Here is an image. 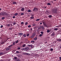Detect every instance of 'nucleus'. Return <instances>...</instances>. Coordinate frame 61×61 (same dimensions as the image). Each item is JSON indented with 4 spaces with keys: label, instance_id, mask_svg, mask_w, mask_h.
Listing matches in <instances>:
<instances>
[{
    "label": "nucleus",
    "instance_id": "nucleus-1",
    "mask_svg": "<svg viewBox=\"0 0 61 61\" xmlns=\"http://www.w3.org/2000/svg\"><path fill=\"white\" fill-rule=\"evenodd\" d=\"M57 9L55 8L52 10L51 12L52 14H56V13H57Z\"/></svg>",
    "mask_w": 61,
    "mask_h": 61
},
{
    "label": "nucleus",
    "instance_id": "nucleus-2",
    "mask_svg": "<svg viewBox=\"0 0 61 61\" xmlns=\"http://www.w3.org/2000/svg\"><path fill=\"white\" fill-rule=\"evenodd\" d=\"M0 15H6V16H8V14L6 13V12H4L3 13H0Z\"/></svg>",
    "mask_w": 61,
    "mask_h": 61
},
{
    "label": "nucleus",
    "instance_id": "nucleus-3",
    "mask_svg": "<svg viewBox=\"0 0 61 61\" xmlns=\"http://www.w3.org/2000/svg\"><path fill=\"white\" fill-rule=\"evenodd\" d=\"M38 10V8H34L33 9V11H35V12L37 11Z\"/></svg>",
    "mask_w": 61,
    "mask_h": 61
},
{
    "label": "nucleus",
    "instance_id": "nucleus-4",
    "mask_svg": "<svg viewBox=\"0 0 61 61\" xmlns=\"http://www.w3.org/2000/svg\"><path fill=\"white\" fill-rule=\"evenodd\" d=\"M36 34L35 33H33L32 36H31V38H34V37H35V36H36Z\"/></svg>",
    "mask_w": 61,
    "mask_h": 61
},
{
    "label": "nucleus",
    "instance_id": "nucleus-5",
    "mask_svg": "<svg viewBox=\"0 0 61 61\" xmlns=\"http://www.w3.org/2000/svg\"><path fill=\"white\" fill-rule=\"evenodd\" d=\"M29 48L28 47H26L25 48H21L22 50H28Z\"/></svg>",
    "mask_w": 61,
    "mask_h": 61
},
{
    "label": "nucleus",
    "instance_id": "nucleus-6",
    "mask_svg": "<svg viewBox=\"0 0 61 61\" xmlns=\"http://www.w3.org/2000/svg\"><path fill=\"white\" fill-rule=\"evenodd\" d=\"M20 10L22 12H24L25 11V8H22Z\"/></svg>",
    "mask_w": 61,
    "mask_h": 61
},
{
    "label": "nucleus",
    "instance_id": "nucleus-7",
    "mask_svg": "<svg viewBox=\"0 0 61 61\" xmlns=\"http://www.w3.org/2000/svg\"><path fill=\"white\" fill-rule=\"evenodd\" d=\"M44 26L45 27H48V25H46V23L44 24Z\"/></svg>",
    "mask_w": 61,
    "mask_h": 61
},
{
    "label": "nucleus",
    "instance_id": "nucleus-8",
    "mask_svg": "<svg viewBox=\"0 0 61 61\" xmlns=\"http://www.w3.org/2000/svg\"><path fill=\"white\" fill-rule=\"evenodd\" d=\"M38 29H41V25L38 26Z\"/></svg>",
    "mask_w": 61,
    "mask_h": 61
},
{
    "label": "nucleus",
    "instance_id": "nucleus-9",
    "mask_svg": "<svg viewBox=\"0 0 61 61\" xmlns=\"http://www.w3.org/2000/svg\"><path fill=\"white\" fill-rule=\"evenodd\" d=\"M12 4L13 5H16L17 4V3L15 2H13Z\"/></svg>",
    "mask_w": 61,
    "mask_h": 61
},
{
    "label": "nucleus",
    "instance_id": "nucleus-10",
    "mask_svg": "<svg viewBox=\"0 0 61 61\" xmlns=\"http://www.w3.org/2000/svg\"><path fill=\"white\" fill-rule=\"evenodd\" d=\"M23 35V33H19V36H22V35Z\"/></svg>",
    "mask_w": 61,
    "mask_h": 61
},
{
    "label": "nucleus",
    "instance_id": "nucleus-11",
    "mask_svg": "<svg viewBox=\"0 0 61 61\" xmlns=\"http://www.w3.org/2000/svg\"><path fill=\"white\" fill-rule=\"evenodd\" d=\"M28 46H30L31 47H33V46L32 45H28Z\"/></svg>",
    "mask_w": 61,
    "mask_h": 61
},
{
    "label": "nucleus",
    "instance_id": "nucleus-12",
    "mask_svg": "<svg viewBox=\"0 0 61 61\" xmlns=\"http://www.w3.org/2000/svg\"><path fill=\"white\" fill-rule=\"evenodd\" d=\"M54 35H55V33H54V32H53L51 34V36H54Z\"/></svg>",
    "mask_w": 61,
    "mask_h": 61
},
{
    "label": "nucleus",
    "instance_id": "nucleus-13",
    "mask_svg": "<svg viewBox=\"0 0 61 61\" xmlns=\"http://www.w3.org/2000/svg\"><path fill=\"white\" fill-rule=\"evenodd\" d=\"M58 41H59V42H60L61 41V39H58L57 40Z\"/></svg>",
    "mask_w": 61,
    "mask_h": 61
},
{
    "label": "nucleus",
    "instance_id": "nucleus-14",
    "mask_svg": "<svg viewBox=\"0 0 61 61\" xmlns=\"http://www.w3.org/2000/svg\"><path fill=\"white\" fill-rule=\"evenodd\" d=\"M41 27L43 29H45V28H44V26L42 25L41 26Z\"/></svg>",
    "mask_w": 61,
    "mask_h": 61
},
{
    "label": "nucleus",
    "instance_id": "nucleus-15",
    "mask_svg": "<svg viewBox=\"0 0 61 61\" xmlns=\"http://www.w3.org/2000/svg\"><path fill=\"white\" fill-rule=\"evenodd\" d=\"M48 17H49V18H51V17H52V16H51V15H50L48 16Z\"/></svg>",
    "mask_w": 61,
    "mask_h": 61
},
{
    "label": "nucleus",
    "instance_id": "nucleus-16",
    "mask_svg": "<svg viewBox=\"0 0 61 61\" xmlns=\"http://www.w3.org/2000/svg\"><path fill=\"white\" fill-rule=\"evenodd\" d=\"M50 31V30H47V33H49Z\"/></svg>",
    "mask_w": 61,
    "mask_h": 61
},
{
    "label": "nucleus",
    "instance_id": "nucleus-17",
    "mask_svg": "<svg viewBox=\"0 0 61 61\" xmlns=\"http://www.w3.org/2000/svg\"><path fill=\"white\" fill-rule=\"evenodd\" d=\"M23 36H24V37H26V35L25 34H24L23 35Z\"/></svg>",
    "mask_w": 61,
    "mask_h": 61
},
{
    "label": "nucleus",
    "instance_id": "nucleus-18",
    "mask_svg": "<svg viewBox=\"0 0 61 61\" xmlns=\"http://www.w3.org/2000/svg\"><path fill=\"white\" fill-rule=\"evenodd\" d=\"M47 5H51V4L50 3H48L47 4Z\"/></svg>",
    "mask_w": 61,
    "mask_h": 61
},
{
    "label": "nucleus",
    "instance_id": "nucleus-19",
    "mask_svg": "<svg viewBox=\"0 0 61 61\" xmlns=\"http://www.w3.org/2000/svg\"><path fill=\"white\" fill-rule=\"evenodd\" d=\"M18 41H19V40H18L17 41H16L15 43H18Z\"/></svg>",
    "mask_w": 61,
    "mask_h": 61
},
{
    "label": "nucleus",
    "instance_id": "nucleus-20",
    "mask_svg": "<svg viewBox=\"0 0 61 61\" xmlns=\"http://www.w3.org/2000/svg\"><path fill=\"white\" fill-rule=\"evenodd\" d=\"M58 29L57 28H55L54 29V30L55 31H56L57 30H58Z\"/></svg>",
    "mask_w": 61,
    "mask_h": 61
},
{
    "label": "nucleus",
    "instance_id": "nucleus-21",
    "mask_svg": "<svg viewBox=\"0 0 61 61\" xmlns=\"http://www.w3.org/2000/svg\"><path fill=\"white\" fill-rule=\"evenodd\" d=\"M18 15V13H16L15 14V16H16V15Z\"/></svg>",
    "mask_w": 61,
    "mask_h": 61
},
{
    "label": "nucleus",
    "instance_id": "nucleus-22",
    "mask_svg": "<svg viewBox=\"0 0 61 61\" xmlns=\"http://www.w3.org/2000/svg\"><path fill=\"white\" fill-rule=\"evenodd\" d=\"M3 54H4V53L3 52H0V56L2 55H3Z\"/></svg>",
    "mask_w": 61,
    "mask_h": 61
},
{
    "label": "nucleus",
    "instance_id": "nucleus-23",
    "mask_svg": "<svg viewBox=\"0 0 61 61\" xmlns=\"http://www.w3.org/2000/svg\"><path fill=\"white\" fill-rule=\"evenodd\" d=\"M30 18L31 19H34V17H30Z\"/></svg>",
    "mask_w": 61,
    "mask_h": 61
},
{
    "label": "nucleus",
    "instance_id": "nucleus-24",
    "mask_svg": "<svg viewBox=\"0 0 61 61\" xmlns=\"http://www.w3.org/2000/svg\"><path fill=\"white\" fill-rule=\"evenodd\" d=\"M39 20H40V19H38L36 20V21H39Z\"/></svg>",
    "mask_w": 61,
    "mask_h": 61
},
{
    "label": "nucleus",
    "instance_id": "nucleus-25",
    "mask_svg": "<svg viewBox=\"0 0 61 61\" xmlns=\"http://www.w3.org/2000/svg\"><path fill=\"white\" fill-rule=\"evenodd\" d=\"M16 53H17V54H19V53H20V52L19 51H17L16 52Z\"/></svg>",
    "mask_w": 61,
    "mask_h": 61
},
{
    "label": "nucleus",
    "instance_id": "nucleus-26",
    "mask_svg": "<svg viewBox=\"0 0 61 61\" xmlns=\"http://www.w3.org/2000/svg\"><path fill=\"white\" fill-rule=\"evenodd\" d=\"M25 55H29V54L27 53H25Z\"/></svg>",
    "mask_w": 61,
    "mask_h": 61
},
{
    "label": "nucleus",
    "instance_id": "nucleus-27",
    "mask_svg": "<svg viewBox=\"0 0 61 61\" xmlns=\"http://www.w3.org/2000/svg\"><path fill=\"white\" fill-rule=\"evenodd\" d=\"M25 46H26V45L24 44V45H23V47H25Z\"/></svg>",
    "mask_w": 61,
    "mask_h": 61
},
{
    "label": "nucleus",
    "instance_id": "nucleus-28",
    "mask_svg": "<svg viewBox=\"0 0 61 61\" xmlns=\"http://www.w3.org/2000/svg\"><path fill=\"white\" fill-rule=\"evenodd\" d=\"M6 42L5 41H4L3 42H2L1 43V44H4Z\"/></svg>",
    "mask_w": 61,
    "mask_h": 61
},
{
    "label": "nucleus",
    "instance_id": "nucleus-29",
    "mask_svg": "<svg viewBox=\"0 0 61 61\" xmlns=\"http://www.w3.org/2000/svg\"><path fill=\"white\" fill-rule=\"evenodd\" d=\"M37 38L35 37L34 38V40H37Z\"/></svg>",
    "mask_w": 61,
    "mask_h": 61
},
{
    "label": "nucleus",
    "instance_id": "nucleus-30",
    "mask_svg": "<svg viewBox=\"0 0 61 61\" xmlns=\"http://www.w3.org/2000/svg\"><path fill=\"white\" fill-rule=\"evenodd\" d=\"M7 25V26H10V24H8Z\"/></svg>",
    "mask_w": 61,
    "mask_h": 61
},
{
    "label": "nucleus",
    "instance_id": "nucleus-31",
    "mask_svg": "<svg viewBox=\"0 0 61 61\" xmlns=\"http://www.w3.org/2000/svg\"><path fill=\"white\" fill-rule=\"evenodd\" d=\"M42 36V34H40L39 35V36H40L41 37Z\"/></svg>",
    "mask_w": 61,
    "mask_h": 61
},
{
    "label": "nucleus",
    "instance_id": "nucleus-32",
    "mask_svg": "<svg viewBox=\"0 0 61 61\" xmlns=\"http://www.w3.org/2000/svg\"><path fill=\"white\" fill-rule=\"evenodd\" d=\"M16 22H13V25H15V24H16Z\"/></svg>",
    "mask_w": 61,
    "mask_h": 61
},
{
    "label": "nucleus",
    "instance_id": "nucleus-33",
    "mask_svg": "<svg viewBox=\"0 0 61 61\" xmlns=\"http://www.w3.org/2000/svg\"><path fill=\"white\" fill-rule=\"evenodd\" d=\"M50 51H53V49L52 48H51L50 49Z\"/></svg>",
    "mask_w": 61,
    "mask_h": 61
},
{
    "label": "nucleus",
    "instance_id": "nucleus-34",
    "mask_svg": "<svg viewBox=\"0 0 61 61\" xmlns=\"http://www.w3.org/2000/svg\"><path fill=\"white\" fill-rule=\"evenodd\" d=\"M5 18L4 17H3L1 18V19L2 20H4V19H5Z\"/></svg>",
    "mask_w": 61,
    "mask_h": 61
},
{
    "label": "nucleus",
    "instance_id": "nucleus-35",
    "mask_svg": "<svg viewBox=\"0 0 61 61\" xmlns=\"http://www.w3.org/2000/svg\"><path fill=\"white\" fill-rule=\"evenodd\" d=\"M12 46H13V45H10V46H9V47H11Z\"/></svg>",
    "mask_w": 61,
    "mask_h": 61
},
{
    "label": "nucleus",
    "instance_id": "nucleus-36",
    "mask_svg": "<svg viewBox=\"0 0 61 61\" xmlns=\"http://www.w3.org/2000/svg\"><path fill=\"white\" fill-rule=\"evenodd\" d=\"M36 25V24H33V26H35Z\"/></svg>",
    "mask_w": 61,
    "mask_h": 61
},
{
    "label": "nucleus",
    "instance_id": "nucleus-37",
    "mask_svg": "<svg viewBox=\"0 0 61 61\" xmlns=\"http://www.w3.org/2000/svg\"><path fill=\"white\" fill-rule=\"evenodd\" d=\"M35 42V41H31V42L32 43H34Z\"/></svg>",
    "mask_w": 61,
    "mask_h": 61
},
{
    "label": "nucleus",
    "instance_id": "nucleus-38",
    "mask_svg": "<svg viewBox=\"0 0 61 61\" xmlns=\"http://www.w3.org/2000/svg\"><path fill=\"white\" fill-rule=\"evenodd\" d=\"M41 33L42 34H44V32L43 31H41Z\"/></svg>",
    "mask_w": 61,
    "mask_h": 61
},
{
    "label": "nucleus",
    "instance_id": "nucleus-39",
    "mask_svg": "<svg viewBox=\"0 0 61 61\" xmlns=\"http://www.w3.org/2000/svg\"><path fill=\"white\" fill-rule=\"evenodd\" d=\"M31 11L30 10H28V12H31Z\"/></svg>",
    "mask_w": 61,
    "mask_h": 61
},
{
    "label": "nucleus",
    "instance_id": "nucleus-40",
    "mask_svg": "<svg viewBox=\"0 0 61 61\" xmlns=\"http://www.w3.org/2000/svg\"><path fill=\"white\" fill-rule=\"evenodd\" d=\"M28 23H27V22H25V25H28Z\"/></svg>",
    "mask_w": 61,
    "mask_h": 61
},
{
    "label": "nucleus",
    "instance_id": "nucleus-41",
    "mask_svg": "<svg viewBox=\"0 0 61 61\" xmlns=\"http://www.w3.org/2000/svg\"><path fill=\"white\" fill-rule=\"evenodd\" d=\"M24 24V22H22L21 23V25H23V24Z\"/></svg>",
    "mask_w": 61,
    "mask_h": 61
},
{
    "label": "nucleus",
    "instance_id": "nucleus-42",
    "mask_svg": "<svg viewBox=\"0 0 61 61\" xmlns=\"http://www.w3.org/2000/svg\"><path fill=\"white\" fill-rule=\"evenodd\" d=\"M59 59H60L59 60L60 61H61V57H59Z\"/></svg>",
    "mask_w": 61,
    "mask_h": 61
},
{
    "label": "nucleus",
    "instance_id": "nucleus-43",
    "mask_svg": "<svg viewBox=\"0 0 61 61\" xmlns=\"http://www.w3.org/2000/svg\"><path fill=\"white\" fill-rule=\"evenodd\" d=\"M31 25H29L28 26V27H31Z\"/></svg>",
    "mask_w": 61,
    "mask_h": 61
},
{
    "label": "nucleus",
    "instance_id": "nucleus-44",
    "mask_svg": "<svg viewBox=\"0 0 61 61\" xmlns=\"http://www.w3.org/2000/svg\"><path fill=\"white\" fill-rule=\"evenodd\" d=\"M14 58L15 59H17V57H15Z\"/></svg>",
    "mask_w": 61,
    "mask_h": 61
},
{
    "label": "nucleus",
    "instance_id": "nucleus-45",
    "mask_svg": "<svg viewBox=\"0 0 61 61\" xmlns=\"http://www.w3.org/2000/svg\"><path fill=\"white\" fill-rule=\"evenodd\" d=\"M31 16L32 17H34V15H32Z\"/></svg>",
    "mask_w": 61,
    "mask_h": 61
},
{
    "label": "nucleus",
    "instance_id": "nucleus-46",
    "mask_svg": "<svg viewBox=\"0 0 61 61\" xmlns=\"http://www.w3.org/2000/svg\"><path fill=\"white\" fill-rule=\"evenodd\" d=\"M27 36H29V34H27Z\"/></svg>",
    "mask_w": 61,
    "mask_h": 61
},
{
    "label": "nucleus",
    "instance_id": "nucleus-47",
    "mask_svg": "<svg viewBox=\"0 0 61 61\" xmlns=\"http://www.w3.org/2000/svg\"><path fill=\"white\" fill-rule=\"evenodd\" d=\"M13 45H15V42H13Z\"/></svg>",
    "mask_w": 61,
    "mask_h": 61
},
{
    "label": "nucleus",
    "instance_id": "nucleus-48",
    "mask_svg": "<svg viewBox=\"0 0 61 61\" xmlns=\"http://www.w3.org/2000/svg\"><path fill=\"white\" fill-rule=\"evenodd\" d=\"M17 49H18L19 50V49H21V48H20V47H19L17 48Z\"/></svg>",
    "mask_w": 61,
    "mask_h": 61
},
{
    "label": "nucleus",
    "instance_id": "nucleus-49",
    "mask_svg": "<svg viewBox=\"0 0 61 61\" xmlns=\"http://www.w3.org/2000/svg\"><path fill=\"white\" fill-rule=\"evenodd\" d=\"M3 25H1L0 26V28H3Z\"/></svg>",
    "mask_w": 61,
    "mask_h": 61
},
{
    "label": "nucleus",
    "instance_id": "nucleus-50",
    "mask_svg": "<svg viewBox=\"0 0 61 61\" xmlns=\"http://www.w3.org/2000/svg\"><path fill=\"white\" fill-rule=\"evenodd\" d=\"M29 29L30 30V31H32V28H31V29Z\"/></svg>",
    "mask_w": 61,
    "mask_h": 61
},
{
    "label": "nucleus",
    "instance_id": "nucleus-51",
    "mask_svg": "<svg viewBox=\"0 0 61 61\" xmlns=\"http://www.w3.org/2000/svg\"><path fill=\"white\" fill-rule=\"evenodd\" d=\"M20 60L19 59H18L17 60V61H20Z\"/></svg>",
    "mask_w": 61,
    "mask_h": 61
},
{
    "label": "nucleus",
    "instance_id": "nucleus-52",
    "mask_svg": "<svg viewBox=\"0 0 61 61\" xmlns=\"http://www.w3.org/2000/svg\"><path fill=\"white\" fill-rule=\"evenodd\" d=\"M46 12L47 14H49V11H46Z\"/></svg>",
    "mask_w": 61,
    "mask_h": 61
},
{
    "label": "nucleus",
    "instance_id": "nucleus-53",
    "mask_svg": "<svg viewBox=\"0 0 61 61\" xmlns=\"http://www.w3.org/2000/svg\"><path fill=\"white\" fill-rule=\"evenodd\" d=\"M21 15H24V13H21Z\"/></svg>",
    "mask_w": 61,
    "mask_h": 61
},
{
    "label": "nucleus",
    "instance_id": "nucleus-54",
    "mask_svg": "<svg viewBox=\"0 0 61 61\" xmlns=\"http://www.w3.org/2000/svg\"><path fill=\"white\" fill-rule=\"evenodd\" d=\"M56 27H59V26H56Z\"/></svg>",
    "mask_w": 61,
    "mask_h": 61
},
{
    "label": "nucleus",
    "instance_id": "nucleus-55",
    "mask_svg": "<svg viewBox=\"0 0 61 61\" xmlns=\"http://www.w3.org/2000/svg\"><path fill=\"white\" fill-rule=\"evenodd\" d=\"M9 49L8 48H7L6 49V50L8 51V50Z\"/></svg>",
    "mask_w": 61,
    "mask_h": 61
},
{
    "label": "nucleus",
    "instance_id": "nucleus-56",
    "mask_svg": "<svg viewBox=\"0 0 61 61\" xmlns=\"http://www.w3.org/2000/svg\"><path fill=\"white\" fill-rule=\"evenodd\" d=\"M15 16H13V18H15Z\"/></svg>",
    "mask_w": 61,
    "mask_h": 61
},
{
    "label": "nucleus",
    "instance_id": "nucleus-57",
    "mask_svg": "<svg viewBox=\"0 0 61 61\" xmlns=\"http://www.w3.org/2000/svg\"><path fill=\"white\" fill-rule=\"evenodd\" d=\"M42 23H43V25H44V24H45V23H44L45 21H43V22H42Z\"/></svg>",
    "mask_w": 61,
    "mask_h": 61
},
{
    "label": "nucleus",
    "instance_id": "nucleus-58",
    "mask_svg": "<svg viewBox=\"0 0 61 61\" xmlns=\"http://www.w3.org/2000/svg\"><path fill=\"white\" fill-rule=\"evenodd\" d=\"M1 10H2V9L0 8V11Z\"/></svg>",
    "mask_w": 61,
    "mask_h": 61
},
{
    "label": "nucleus",
    "instance_id": "nucleus-59",
    "mask_svg": "<svg viewBox=\"0 0 61 61\" xmlns=\"http://www.w3.org/2000/svg\"><path fill=\"white\" fill-rule=\"evenodd\" d=\"M40 24L41 25H42V23H40Z\"/></svg>",
    "mask_w": 61,
    "mask_h": 61
},
{
    "label": "nucleus",
    "instance_id": "nucleus-60",
    "mask_svg": "<svg viewBox=\"0 0 61 61\" xmlns=\"http://www.w3.org/2000/svg\"><path fill=\"white\" fill-rule=\"evenodd\" d=\"M56 0H54V1H56Z\"/></svg>",
    "mask_w": 61,
    "mask_h": 61
},
{
    "label": "nucleus",
    "instance_id": "nucleus-61",
    "mask_svg": "<svg viewBox=\"0 0 61 61\" xmlns=\"http://www.w3.org/2000/svg\"><path fill=\"white\" fill-rule=\"evenodd\" d=\"M47 43V42H46L45 43V44H46Z\"/></svg>",
    "mask_w": 61,
    "mask_h": 61
},
{
    "label": "nucleus",
    "instance_id": "nucleus-62",
    "mask_svg": "<svg viewBox=\"0 0 61 61\" xmlns=\"http://www.w3.org/2000/svg\"><path fill=\"white\" fill-rule=\"evenodd\" d=\"M10 28V29H12V28Z\"/></svg>",
    "mask_w": 61,
    "mask_h": 61
},
{
    "label": "nucleus",
    "instance_id": "nucleus-63",
    "mask_svg": "<svg viewBox=\"0 0 61 61\" xmlns=\"http://www.w3.org/2000/svg\"><path fill=\"white\" fill-rule=\"evenodd\" d=\"M45 8H46V7H45Z\"/></svg>",
    "mask_w": 61,
    "mask_h": 61
},
{
    "label": "nucleus",
    "instance_id": "nucleus-64",
    "mask_svg": "<svg viewBox=\"0 0 61 61\" xmlns=\"http://www.w3.org/2000/svg\"><path fill=\"white\" fill-rule=\"evenodd\" d=\"M16 35H17V34H16Z\"/></svg>",
    "mask_w": 61,
    "mask_h": 61
}]
</instances>
